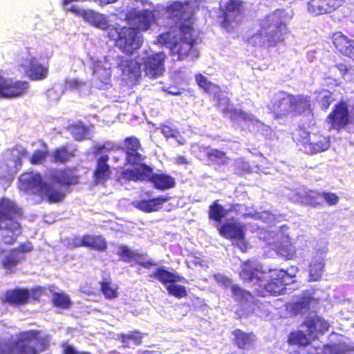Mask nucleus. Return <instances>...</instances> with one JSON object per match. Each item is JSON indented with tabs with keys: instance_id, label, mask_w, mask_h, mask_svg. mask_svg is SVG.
I'll return each instance as SVG.
<instances>
[{
	"instance_id": "nucleus-41",
	"label": "nucleus",
	"mask_w": 354,
	"mask_h": 354,
	"mask_svg": "<svg viewBox=\"0 0 354 354\" xmlns=\"http://www.w3.org/2000/svg\"><path fill=\"white\" fill-rule=\"evenodd\" d=\"M334 68L339 71L342 78L346 82H354V65L349 61L344 60L336 63Z\"/></svg>"
},
{
	"instance_id": "nucleus-24",
	"label": "nucleus",
	"mask_w": 354,
	"mask_h": 354,
	"mask_svg": "<svg viewBox=\"0 0 354 354\" xmlns=\"http://www.w3.org/2000/svg\"><path fill=\"white\" fill-rule=\"evenodd\" d=\"M76 167H64L51 175V180L62 186L68 187L77 185L80 181V176L75 173Z\"/></svg>"
},
{
	"instance_id": "nucleus-17",
	"label": "nucleus",
	"mask_w": 354,
	"mask_h": 354,
	"mask_svg": "<svg viewBox=\"0 0 354 354\" xmlns=\"http://www.w3.org/2000/svg\"><path fill=\"white\" fill-rule=\"evenodd\" d=\"M319 299L312 295L303 294L296 301L286 304V309L292 316H297L308 312L312 307L317 306Z\"/></svg>"
},
{
	"instance_id": "nucleus-21",
	"label": "nucleus",
	"mask_w": 354,
	"mask_h": 354,
	"mask_svg": "<svg viewBox=\"0 0 354 354\" xmlns=\"http://www.w3.org/2000/svg\"><path fill=\"white\" fill-rule=\"evenodd\" d=\"M344 0H310L308 10L315 15H323L335 10Z\"/></svg>"
},
{
	"instance_id": "nucleus-53",
	"label": "nucleus",
	"mask_w": 354,
	"mask_h": 354,
	"mask_svg": "<svg viewBox=\"0 0 354 354\" xmlns=\"http://www.w3.org/2000/svg\"><path fill=\"white\" fill-rule=\"evenodd\" d=\"M169 295L178 299H181L187 296V291L185 286L180 284L171 283L166 286Z\"/></svg>"
},
{
	"instance_id": "nucleus-2",
	"label": "nucleus",
	"mask_w": 354,
	"mask_h": 354,
	"mask_svg": "<svg viewBox=\"0 0 354 354\" xmlns=\"http://www.w3.org/2000/svg\"><path fill=\"white\" fill-rule=\"evenodd\" d=\"M286 32V24L280 18L266 17L261 21L258 32L248 38V43L254 47H274L283 41Z\"/></svg>"
},
{
	"instance_id": "nucleus-50",
	"label": "nucleus",
	"mask_w": 354,
	"mask_h": 354,
	"mask_svg": "<svg viewBox=\"0 0 354 354\" xmlns=\"http://www.w3.org/2000/svg\"><path fill=\"white\" fill-rule=\"evenodd\" d=\"M324 263L319 260L312 261L309 266V281H318L321 279L324 268Z\"/></svg>"
},
{
	"instance_id": "nucleus-56",
	"label": "nucleus",
	"mask_w": 354,
	"mask_h": 354,
	"mask_svg": "<svg viewBox=\"0 0 354 354\" xmlns=\"http://www.w3.org/2000/svg\"><path fill=\"white\" fill-rule=\"evenodd\" d=\"M47 155L46 150H36L30 158V162L32 165L41 164L45 160Z\"/></svg>"
},
{
	"instance_id": "nucleus-14",
	"label": "nucleus",
	"mask_w": 354,
	"mask_h": 354,
	"mask_svg": "<svg viewBox=\"0 0 354 354\" xmlns=\"http://www.w3.org/2000/svg\"><path fill=\"white\" fill-rule=\"evenodd\" d=\"M118 255L122 261L127 263L134 262L135 264L140 265L145 269H149L157 266V263L151 259L144 260L145 257H148L147 253H140L137 250L129 249L126 245L120 246Z\"/></svg>"
},
{
	"instance_id": "nucleus-54",
	"label": "nucleus",
	"mask_w": 354,
	"mask_h": 354,
	"mask_svg": "<svg viewBox=\"0 0 354 354\" xmlns=\"http://www.w3.org/2000/svg\"><path fill=\"white\" fill-rule=\"evenodd\" d=\"M234 169L238 175H244L252 172V169L249 162L243 158H239L234 161Z\"/></svg>"
},
{
	"instance_id": "nucleus-59",
	"label": "nucleus",
	"mask_w": 354,
	"mask_h": 354,
	"mask_svg": "<svg viewBox=\"0 0 354 354\" xmlns=\"http://www.w3.org/2000/svg\"><path fill=\"white\" fill-rule=\"evenodd\" d=\"M12 250H15V253L19 257H24V254L31 252L33 250L32 243L30 241L20 243L18 247L12 248Z\"/></svg>"
},
{
	"instance_id": "nucleus-40",
	"label": "nucleus",
	"mask_w": 354,
	"mask_h": 354,
	"mask_svg": "<svg viewBox=\"0 0 354 354\" xmlns=\"http://www.w3.org/2000/svg\"><path fill=\"white\" fill-rule=\"evenodd\" d=\"M24 257H19L15 253V250L10 249L1 261L2 267L10 272H15L19 262Z\"/></svg>"
},
{
	"instance_id": "nucleus-52",
	"label": "nucleus",
	"mask_w": 354,
	"mask_h": 354,
	"mask_svg": "<svg viewBox=\"0 0 354 354\" xmlns=\"http://www.w3.org/2000/svg\"><path fill=\"white\" fill-rule=\"evenodd\" d=\"M311 137L310 133L304 128H298L293 133V139L297 145L303 146L304 150L307 147Z\"/></svg>"
},
{
	"instance_id": "nucleus-20",
	"label": "nucleus",
	"mask_w": 354,
	"mask_h": 354,
	"mask_svg": "<svg viewBox=\"0 0 354 354\" xmlns=\"http://www.w3.org/2000/svg\"><path fill=\"white\" fill-rule=\"evenodd\" d=\"M145 181L153 184L155 189L158 190H167L176 186L175 178L165 172L153 173L151 167L150 174L146 176Z\"/></svg>"
},
{
	"instance_id": "nucleus-37",
	"label": "nucleus",
	"mask_w": 354,
	"mask_h": 354,
	"mask_svg": "<svg viewBox=\"0 0 354 354\" xmlns=\"http://www.w3.org/2000/svg\"><path fill=\"white\" fill-rule=\"evenodd\" d=\"M85 248L99 252H105L107 250V242L102 235L84 234Z\"/></svg>"
},
{
	"instance_id": "nucleus-15",
	"label": "nucleus",
	"mask_w": 354,
	"mask_h": 354,
	"mask_svg": "<svg viewBox=\"0 0 354 354\" xmlns=\"http://www.w3.org/2000/svg\"><path fill=\"white\" fill-rule=\"evenodd\" d=\"M165 56L158 53L143 58V70L149 78L155 79L163 74Z\"/></svg>"
},
{
	"instance_id": "nucleus-3",
	"label": "nucleus",
	"mask_w": 354,
	"mask_h": 354,
	"mask_svg": "<svg viewBox=\"0 0 354 354\" xmlns=\"http://www.w3.org/2000/svg\"><path fill=\"white\" fill-rule=\"evenodd\" d=\"M48 347V340L40 335L37 330H29L20 333L18 338L12 344L0 342V354H39Z\"/></svg>"
},
{
	"instance_id": "nucleus-46",
	"label": "nucleus",
	"mask_w": 354,
	"mask_h": 354,
	"mask_svg": "<svg viewBox=\"0 0 354 354\" xmlns=\"http://www.w3.org/2000/svg\"><path fill=\"white\" fill-rule=\"evenodd\" d=\"M218 200L214 201L209 207L208 217L210 220L220 222L226 216L228 210L218 203Z\"/></svg>"
},
{
	"instance_id": "nucleus-43",
	"label": "nucleus",
	"mask_w": 354,
	"mask_h": 354,
	"mask_svg": "<svg viewBox=\"0 0 354 354\" xmlns=\"http://www.w3.org/2000/svg\"><path fill=\"white\" fill-rule=\"evenodd\" d=\"M315 94L317 95L316 102L322 111H326L334 101L332 92L328 89H322L316 91Z\"/></svg>"
},
{
	"instance_id": "nucleus-61",
	"label": "nucleus",
	"mask_w": 354,
	"mask_h": 354,
	"mask_svg": "<svg viewBox=\"0 0 354 354\" xmlns=\"http://www.w3.org/2000/svg\"><path fill=\"white\" fill-rule=\"evenodd\" d=\"M340 349L338 344H328L324 346L323 354H339Z\"/></svg>"
},
{
	"instance_id": "nucleus-26",
	"label": "nucleus",
	"mask_w": 354,
	"mask_h": 354,
	"mask_svg": "<svg viewBox=\"0 0 354 354\" xmlns=\"http://www.w3.org/2000/svg\"><path fill=\"white\" fill-rule=\"evenodd\" d=\"M77 147L68 145H62L54 149L50 158L56 164H65L71 161L76 156Z\"/></svg>"
},
{
	"instance_id": "nucleus-18",
	"label": "nucleus",
	"mask_w": 354,
	"mask_h": 354,
	"mask_svg": "<svg viewBox=\"0 0 354 354\" xmlns=\"http://www.w3.org/2000/svg\"><path fill=\"white\" fill-rule=\"evenodd\" d=\"M134 167H139V168H123L120 171L117 180L122 184L131 181H145L146 176L150 174L151 167L144 162Z\"/></svg>"
},
{
	"instance_id": "nucleus-25",
	"label": "nucleus",
	"mask_w": 354,
	"mask_h": 354,
	"mask_svg": "<svg viewBox=\"0 0 354 354\" xmlns=\"http://www.w3.org/2000/svg\"><path fill=\"white\" fill-rule=\"evenodd\" d=\"M304 325L307 328L308 335L313 337L324 335L330 328L328 322L319 316L307 318Z\"/></svg>"
},
{
	"instance_id": "nucleus-62",
	"label": "nucleus",
	"mask_w": 354,
	"mask_h": 354,
	"mask_svg": "<svg viewBox=\"0 0 354 354\" xmlns=\"http://www.w3.org/2000/svg\"><path fill=\"white\" fill-rule=\"evenodd\" d=\"M62 347V354H91L88 351H78L74 346L68 344H63Z\"/></svg>"
},
{
	"instance_id": "nucleus-49",
	"label": "nucleus",
	"mask_w": 354,
	"mask_h": 354,
	"mask_svg": "<svg viewBox=\"0 0 354 354\" xmlns=\"http://www.w3.org/2000/svg\"><path fill=\"white\" fill-rule=\"evenodd\" d=\"M321 192L308 190L301 197V201L306 205L317 207L322 205Z\"/></svg>"
},
{
	"instance_id": "nucleus-7",
	"label": "nucleus",
	"mask_w": 354,
	"mask_h": 354,
	"mask_svg": "<svg viewBox=\"0 0 354 354\" xmlns=\"http://www.w3.org/2000/svg\"><path fill=\"white\" fill-rule=\"evenodd\" d=\"M27 56L21 58L18 64L19 69L31 81H41L47 78L49 73L48 64H42L36 57L30 53V48H27Z\"/></svg>"
},
{
	"instance_id": "nucleus-6",
	"label": "nucleus",
	"mask_w": 354,
	"mask_h": 354,
	"mask_svg": "<svg viewBox=\"0 0 354 354\" xmlns=\"http://www.w3.org/2000/svg\"><path fill=\"white\" fill-rule=\"evenodd\" d=\"M220 9V26L227 31L232 30L244 16L243 3L241 0H227Z\"/></svg>"
},
{
	"instance_id": "nucleus-8",
	"label": "nucleus",
	"mask_w": 354,
	"mask_h": 354,
	"mask_svg": "<svg viewBox=\"0 0 354 354\" xmlns=\"http://www.w3.org/2000/svg\"><path fill=\"white\" fill-rule=\"evenodd\" d=\"M265 274L263 266L253 259L241 262L239 276L244 283L261 286Z\"/></svg>"
},
{
	"instance_id": "nucleus-19",
	"label": "nucleus",
	"mask_w": 354,
	"mask_h": 354,
	"mask_svg": "<svg viewBox=\"0 0 354 354\" xmlns=\"http://www.w3.org/2000/svg\"><path fill=\"white\" fill-rule=\"evenodd\" d=\"M331 39L336 53L354 58V40L348 38L340 31L334 32Z\"/></svg>"
},
{
	"instance_id": "nucleus-63",
	"label": "nucleus",
	"mask_w": 354,
	"mask_h": 354,
	"mask_svg": "<svg viewBox=\"0 0 354 354\" xmlns=\"http://www.w3.org/2000/svg\"><path fill=\"white\" fill-rule=\"evenodd\" d=\"M239 109L235 108L227 109L225 110V113L227 117L233 121H239V114L240 113Z\"/></svg>"
},
{
	"instance_id": "nucleus-42",
	"label": "nucleus",
	"mask_w": 354,
	"mask_h": 354,
	"mask_svg": "<svg viewBox=\"0 0 354 354\" xmlns=\"http://www.w3.org/2000/svg\"><path fill=\"white\" fill-rule=\"evenodd\" d=\"M67 129L74 140L79 142L85 140L88 133V128L80 121L69 124Z\"/></svg>"
},
{
	"instance_id": "nucleus-45",
	"label": "nucleus",
	"mask_w": 354,
	"mask_h": 354,
	"mask_svg": "<svg viewBox=\"0 0 354 354\" xmlns=\"http://www.w3.org/2000/svg\"><path fill=\"white\" fill-rule=\"evenodd\" d=\"M287 342L290 346L298 347L305 346L310 344V341L307 335L301 330L292 331L289 335Z\"/></svg>"
},
{
	"instance_id": "nucleus-22",
	"label": "nucleus",
	"mask_w": 354,
	"mask_h": 354,
	"mask_svg": "<svg viewBox=\"0 0 354 354\" xmlns=\"http://www.w3.org/2000/svg\"><path fill=\"white\" fill-rule=\"evenodd\" d=\"M171 197L166 195H159L157 197L139 200L133 202V205L137 209L145 213H151L160 210L162 205L170 200Z\"/></svg>"
},
{
	"instance_id": "nucleus-5",
	"label": "nucleus",
	"mask_w": 354,
	"mask_h": 354,
	"mask_svg": "<svg viewBox=\"0 0 354 354\" xmlns=\"http://www.w3.org/2000/svg\"><path fill=\"white\" fill-rule=\"evenodd\" d=\"M106 37L113 41L114 46L123 54L131 56L143 44V35L134 26H113L107 32Z\"/></svg>"
},
{
	"instance_id": "nucleus-31",
	"label": "nucleus",
	"mask_w": 354,
	"mask_h": 354,
	"mask_svg": "<svg viewBox=\"0 0 354 354\" xmlns=\"http://www.w3.org/2000/svg\"><path fill=\"white\" fill-rule=\"evenodd\" d=\"M292 116H298L311 109L310 97L299 94H290Z\"/></svg>"
},
{
	"instance_id": "nucleus-11",
	"label": "nucleus",
	"mask_w": 354,
	"mask_h": 354,
	"mask_svg": "<svg viewBox=\"0 0 354 354\" xmlns=\"http://www.w3.org/2000/svg\"><path fill=\"white\" fill-rule=\"evenodd\" d=\"M140 150H142V144L137 137L131 136L125 138L122 146L125 165L135 166L144 162L146 156L140 152Z\"/></svg>"
},
{
	"instance_id": "nucleus-51",
	"label": "nucleus",
	"mask_w": 354,
	"mask_h": 354,
	"mask_svg": "<svg viewBox=\"0 0 354 354\" xmlns=\"http://www.w3.org/2000/svg\"><path fill=\"white\" fill-rule=\"evenodd\" d=\"M233 299L240 303H247L253 298V295L249 290H246L237 285L231 286Z\"/></svg>"
},
{
	"instance_id": "nucleus-27",
	"label": "nucleus",
	"mask_w": 354,
	"mask_h": 354,
	"mask_svg": "<svg viewBox=\"0 0 354 354\" xmlns=\"http://www.w3.org/2000/svg\"><path fill=\"white\" fill-rule=\"evenodd\" d=\"M150 277L157 279L165 287L171 283L176 282L187 283L188 281L184 277L180 276L176 271L170 272L164 268H156Z\"/></svg>"
},
{
	"instance_id": "nucleus-28",
	"label": "nucleus",
	"mask_w": 354,
	"mask_h": 354,
	"mask_svg": "<svg viewBox=\"0 0 354 354\" xmlns=\"http://www.w3.org/2000/svg\"><path fill=\"white\" fill-rule=\"evenodd\" d=\"M65 192L62 189L57 187L52 183L46 182L43 184L42 189L40 191L39 196L41 199L49 203H58L65 198Z\"/></svg>"
},
{
	"instance_id": "nucleus-13",
	"label": "nucleus",
	"mask_w": 354,
	"mask_h": 354,
	"mask_svg": "<svg viewBox=\"0 0 354 354\" xmlns=\"http://www.w3.org/2000/svg\"><path fill=\"white\" fill-rule=\"evenodd\" d=\"M156 11L153 10L145 9L140 11L131 10L126 15V19L133 24L138 31H147L151 26L156 23Z\"/></svg>"
},
{
	"instance_id": "nucleus-10",
	"label": "nucleus",
	"mask_w": 354,
	"mask_h": 354,
	"mask_svg": "<svg viewBox=\"0 0 354 354\" xmlns=\"http://www.w3.org/2000/svg\"><path fill=\"white\" fill-rule=\"evenodd\" d=\"M29 83L25 80H14L0 75V98L13 99L24 95Z\"/></svg>"
},
{
	"instance_id": "nucleus-36",
	"label": "nucleus",
	"mask_w": 354,
	"mask_h": 354,
	"mask_svg": "<svg viewBox=\"0 0 354 354\" xmlns=\"http://www.w3.org/2000/svg\"><path fill=\"white\" fill-rule=\"evenodd\" d=\"M273 250L278 256L286 259H291L295 254V247L288 239L275 242Z\"/></svg>"
},
{
	"instance_id": "nucleus-32",
	"label": "nucleus",
	"mask_w": 354,
	"mask_h": 354,
	"mask_svg": "<svg viewBox=\"0 0 354 354\" xmlns=\"http://www.w3.org/2000/svg\"><path fill=\"white\" fill-rule=\"evenodd\" d=\"M83 17L85 21H88L95 28L103 30L109 31L113 26L109 24L107 17L103 14L96 12L93 10H86L83 12Z\"/></svg>"
},
{
	"instance_id": "nucleus-64",
	"label": "nucleus",
	"mask_w": 354,
	"mask_h": 354,
	"mask_svg": "<svg viewBox=\"0 0 354 354\" xmlns=\"http://www.w3.org/2000/svg\"><path fill=\"white\" fill-rule=\"evenodd\" d=\"M70 244L73 248L85 247L84 234L82 237L75 236L71 240Z\"/></svg>"
},
{
	"instance_id": "nucleus-29",
	"label": "nucleus",
	"mask_w": 354,
	"mask_h": 354,
	"mask_svg": "<svg viewBox=\"0 0 354 354\" xmlns=\"http://www.w3.org/2000/svg\"><path fill=\"white\" fill-rule=\"evenodd\" d=\"M330 145V139L329 136L320 133H313L305 151L310 154H316L326 151L329 149Z\"/></svg>"
},
{
	"instance_id": "nucleus-38",
	"label": "nucleus",
	"mask_w": 354,
	"mask_h": 354,
	"mask_svg": "<svg viewBox=\"0 0 354 354\" xmlns=\"http://www.w3.org/2000/svg\"><path fill=\"white\" fill-rule=\"evenodd\" d=\"M120 66L122 72L129 77H137L141 74V64L135 59L122 60Z\"/></svg>"
},
{
	"instance_id": "nucleus-12",
	"label": "nucleus",
	"mask_w": 354,
	"mask_h": 354,
	"mask_svg": "<svg viewBox=\"0 0 354 354\" xmlns=\"http://www.w3.org/2000/svg\"><path fill=\"white\" fill-rule=\"evenodd\" d=\"M291 107L290 93L283 91H279L268 105L270 113L277 120L292 116Z\"/></svg>"
},
{
	"instance_id": "nucleus-16",
	"label": "nucleus",
	"mask_w": 354,
	"mask_h": 354,
	"mask_svg": "<svg viewBox=\"0 0 354 354\" xmlns=\"http://www.w3.org/2000/svg\"><path fill=\"white\" fill-rule=\"evenodd\" d=\"M294 282L292 276L283 270H274L271 272L270 281L265 285V289L271 295L279 294L283 286Z\"/></svg>"
},
{
	"instance_id": "nucleus-30",
	"label": "nucleus",
	"mask_w": 354,
	"mask_h": 354,
	"mask_svg": "<svg viewBox=\"0 0 354 354\" xmlns=\"http://www.w3.org/2000/svg\"><path fill=\"white\" fill-rule=\"evenodd\" d=\"M221 236L229 240L243 241L245 239V227L234 223H225L218 227Z\"/></svg>"
},
{
	"instance_id": "nucleus-39",
	"label": "nucleus",
	"mask_w": 354,
	"mask_h": 354,
	"mask_svg": "<svg viewBox=\"0 0 354 354\" xmlns=\"http://www.w3.org/2000/svg\"><path fill=\"white\" fill-rule=\"evenodd\" d=\"M118 339L123 344L124 348H129V342H133L136 346H140L142 342L143 334L139 330H131L127 333H120Z\"/></svg>"
},
{
	"instance_id": "nucleus-47",
	"label": "nucleus",
	"mask_w": 354,
	"mask_h": 354,
	"mask_svg": "<svg viewBox=\"0 0 354 354\" xmlns=\"http://www.w3.org/2000/svg\"><path fill=\"white\" fill-rule=\"evenodd\" d=\"M21 182L24 184L26 187L28 189H37L39 195L41 189H42L43 184L46 183L43 180L39 174H29L26 177H24L21 180Z\"/></svg>"
},
{
	"instance_id": "nucleus-1",
	"label": "nucleus",
	"mask_w": 354,
	"mask_h": 354,
	"mask_svg": "<svg viewBox=\"0 0 354 354\" xmlns=\"http://www.w3.org/2000/svg\"><path fill=\"white\" fill-rule=\"evenodd\" d=\"M187 10V4L177 1L171 2L167 6V11L172 17L181 20L178 24V31L176 34L166 32L158 37V41L167 46L171 55L176 56L179 61L187 57L196 59L198 56V51L195 47L198 36Z\"/></svg>"
},
{
	"instance_id": "nucleus-33",
	"label": "nucleus",
	"mask_w": 354,
	"mask_h": 354,
	"mask_svg": "<svg viewBox=\"0 0 354 354\" xmlns=\"http://www.w3.org/2000/svg\"><path fill=\"white\" fill-rule=\"evenodd\" d=\"M30 295L27 288H15L5 293V301L13 306L24 305L28 302Z\"/></svg>"
},
{
	"instance_id": "nucleus-4",
	"label": "nucleus",
	"mask_w": 354,
	"mask_h": 354,
	"mask_svg": "<svg viewBox=\"0 0 354 354\" xmlns=\"http://www.w3.org/2000/svg\"><path fill=\"white\" fill-rule=\"evenodd\" d=\"M21 209L11 200L0 198V231H7L10 234H4L1 239L5 245L14 244L21 232V226L18 221L22 216Z\"/></svg>"
},
{
	"instance_id": "nucleus-60",
	"label": "nucleus",
	"mask_w": 354,
	"mask_h": 354,
	"mask_svg": "<svg viewBox=\"0 0 354 354\" xmlns=\"http://www.w3.org/2000/svg\"><path fill=\"white\" fill-rule=\"evenodd\" d=\"M13 174L12 172V169L8 166V165L6 162L0 163V178L1 179H6V178H12Z\"/></svg>"
},
{
	"instance_id": "nucleus-34",
	"label": "nucleus",
	"mask_w": 354,
	"mask_h": 354,
	"mask_svg": "<svg viewBox=\"0 0 354 354\" xmlns=\"http://www.w3.org/2000/svg\"><path fill=\"white\" fill-rule=\"evenodd\" d=\"M232 334L234 336L233 344L239 349L245 350L253 345L254 341L253 333H245L241 329H235Z\"/></svg>"
},
{
	"instance_id": "nucleus-9",
	"label": "nucleus",
	"mask_w": 354,
	"mask_h": 354,
	"mask_svg": "<svg viewBox=\"0 0 354 354\" xmlns=\"http://www.w3.org/2000/svg\"><path fill=\"white\" fill-rule=\"evenodd\" d=\"M326 122L330 128L340 131L344 129L351 122L348 105L343 100L336 103L326 118Z\"/></svg>"
},
{
	"instance_id": "nucleus-57",
	"label": "nucleus",
	"mask_w": 354,
	"mask_h": 354,
	"mask_svg": "<svg viewBox=\"0 0 354 354\" xmlns=\"http://www.w3.org/2000/svg\"><path fill=\"white\" fill-rule=\"evenodd\" d=\"M321 194V198H323L328 205L335 206L339 203V196L335 193L322 192Z\"/></svg>"
},
{
	"instance_id": "nucleus-35",
	"label": "nucleus",
	"mask_w": 354,
	"mask_h": 354,
	"mask_svg": "<svg viewBox=\"0 0 354 354\" xmlns=\"http://www.w3.org/2000/svg\"><path fill=\"white\" fill-rule=\"evenodd\" d=\"M100 290L106 299H113L118 296V287L113 283L109 274L104 276L99 282Z\"/></svg>"
},
{
	"instance_id": "nucleus-58",
	"label": "nucleus",
	"mask_w": 354,
	"mask_h": 354,
	"mask_svg": "<svg viewBox=\"0 0 354 354\" xmlns=\"http://www.w3.org/2000/svg\"><path fill=\"white\" fill-rule=\"evenodd\" d=\"M117 148L114 144H112L110 142H105L103 144L97 145L95 147L94 150L93 151V153L94 155H97L102 153L103 151H114Z\"/></svg>"
},
{
	"instance_id": "nucleus-44",
	"label": "nucleus",
	"mask_w": 354,
	"mask_h": 354,
	"mask_svg": "<svg viewBox=\"0 0 354 354\" xmlns=\"http://www.w3.org/2000/svg\"><path fill=\"white\" fill-rule=\"evenodd\" d=\"M51 301L55 307L66 310L72 305V301L68 295L64 292H53Z\"/></svg>"
},
{
	"instance_id": "nucleus-48",
	"label": "nucleus",
	"mask_w": 354,
	"mask_h": 354,
	"mask_svg": "<svg viewBox=\"0 0 354 354\" xmlns=\"http://www.w3.org/2000/svg\"><path fill=\"white\" fill-rule=\"evenodd\" d=\"M195 79L198 86L207 93H218L221 90L219 86L214 84L201 73L196 75Z\"/></svg>"
},
{
	"instance_id": "nucleus-23",
	"label": "nucleus",
	"mask_w": 354,
	"mask_h": 354,
	"mask_svg": "<svg viewBox=\"0 0 354 354\" xmlns=\"http://www.w3.org/2000/svg\"><path fill=\"white\" fill-rule=\"evenodd\" d=\"M109 160V156L106 154L100 156L96 160V167L93 172V178L96 184L104 183L110 179L112 171Z\"/></svg>"
},
{
	"instance_id": "nucleus-55",
	"label": "nucleus",
	"mask_w": 354,
	"mask_h": 354,
	"mask_svg": "<svg viewBox=\"0 0 354 354\" xmlns=\"http://www.w3.org/2000/svg\"><path fill=\"white\" fill-rule=\"evenodd\" d=\"M207 158L212 161H221L222 164L226 163L227 159L226 153L219 149H212L207 153Z\"/></svg>"
}]
</instances>
